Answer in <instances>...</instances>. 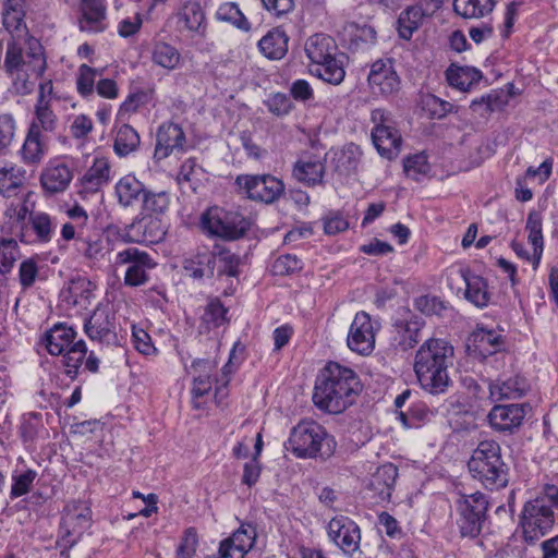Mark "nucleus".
I'll return each mask as SVG.
<instances>
[{"label":"nucleus","mask_w":558,"mask_h":558,"mask_svg":"<svg viewBox=\"0 0 558 558\" xmlns=\"http://www.w3.org/2000/svg\"><path fill=\"white\" fill-rule=\"evenodd\" d=\"M360 389V380L353 369L329 362L316 379L313 402L322 411L339 414L353 403Z\"/></svg>","instance_id":"nucleus-1"},{"label":"nucleus","mask_w":558,"mask_h":558,"mask_svg":"<svg viewBox=\"0 0 558 558\" xmlns=\"http://www.w3.org/2000/svg\"><path fill=\"white\" fill-rule=\"evenodd\" d=\"M453 347L444 339L429 338L416 351L413 369L422 389L437 396L452 384L448 369L453 365Z\"/></svg>","instance_id":"nucleus-2"},{"label":"nucleus","mask_w":558,"mask_h":558,"mask_svg":"<svg viewBox=\"0 0 558 558\" xmlns=\"http://www.w3.org/2000/svg\"><path fill=\"white\" fill-rule=\"evenodd\" d=\"M468 468L472 477L487 489L498 490L509 483L510 468L502 458L500 445L495 440L480 441Z\"/></svg>","instance_id":"nucleus-3"},{"label":"nucleus","mask_w":558,"mask_h":558,"mask_svg":"<svg viewBox=\"0 0 558 558\" xmlns=\"http://www.w3.org/2000/svg\"><path fill=\"white\" fill-rule=\"evenodd\" d=\"M284 447L298 458L326 460L335 453L337 442L320 424L302 421L291 429Z\"/></svg>","instance_id":"nucleus-4"},{"label":"nucleus","mask_w":558,"mask_h":558,"mask_svg":"<svg viewBox=\"0 0 558 558\" xmlns=\"http://www.w3.org/2000/svg\"><path fill=\"white\" fill-rule=\"evenodd\" d=\"M25 0H4L2 12V22L5 29L11 34L9 40L8 65L16 64V58L20 53V45L28 44L31 54L35 57L37 65L43 60L40 52V41L29 34L24 21L25 19Z\"/></svg>","instance_id":"nucleus-5"},{"label":"nucleus","mask_w":558,"mask_h":558,"mask_svg":"<svg viewBox=\"0 0 558 558\" xmlns=\"http://www.w3.org/2000/svg\"><path fill=\"white\" fill-rule=\"evenodd\" d=\"M202 223L210 234L227 241L239 240L246 235L252 227V220L241 213L210 207L203 214Z\"/></svg>","instance_id":"nucleus-6"},{"label":"nucleus","mask_w":558,"mask_h":558,"mask_svg":"<svg viewBox=\"0 0 558 558\" xmlns=\"http://www.w3.org/2000/svg\"><path fill=\"white\" fill-rule=\"evenodd\" d=\"M28 44L20 45V53L16 58L15 63L13 65H8V56H9V43L7 44V52L4 59V69L8 74L11 76H16L14 81L15 90L19 94L27 95L33 90L34 83L29 80L32 76L35 78H39L43 76L47 69V58L45 54V50L43 45L40 44V52L41 59L39 64L35 63V57L31 54Z\"/></svg>","instance_id":"nucleus-7"},{"label":"nucleus","mask_w":558,"mask_h":558,"mask_svg":"<svg viewBox=\"0 0 558 558\" xmlns=\"http://www.w3.org/2000/svg\"><path fill=\"white\" fill-rule=\"evenodd\" d=\"M554 523V510L537 496L524 504L520 514V526L526 543L534 544L553 529Z\"/></svg>","instance_id":"nucleus-8"},{"label":"nucleus","mask_w":558,"mask_h":558,"mask_svg":"<svg viewBox=\"0 0 558 558\" xmlns=\"http://www.w3.org/2000/svg\"><path fill=\"white\" fill-rule=\"evenodd\" d=\"M234 184L239 193L264 204L276 202L284 192L283 182L271 174H240Z\"/></svg>","instance_id":"nucleus-9"},{"label":"nucleus","mask_w":558,"mask_h":558,"mask_svg":"<svg viewBox=\"0 0 558 558\" xmlns=\"http://www.w3.org/2000/svg\"><path fill=\"white\" fill-rule=\"evenodd\" d=\"M488 500L480 492L463 495L458 500L459 519L457 524L462 536L476 537L486 521Z\"/></svg>","instance_id":"nucleus-10"},{"label":"nucleus","mask_w":558,"mask_h":558,"mask_svg":"<svg viewBox=\"0 0 558 558\" xmlns=\"http://www.w3.org/2000/svg\"><path fill=\"white\" fill-rule=\"evenodd\" d=\"M116 265L128 266L124 276V284L128 287H140L149 280L148 271L156 267L150 255L137 247H128L118 252Z\"/></svg>","instance_id":"nucleus-11"},{"label":"nucleus","mask_w":558,"mask_h":558,"mask_svg":"<svg viewBox=\"0 0 558 558\" xmlns=\"http://www.w3.org/2000/svg\"><path fill=\"white\" fill-rule=\"evenodd\" d=\"M116 316L108 307L97 306L84 324V330L90 340L106 344H117Z\"/></svg>","instance_id":"nucleus-12"},{"label":"nucleus","mask_w":558,"mask_h":558,"mask_svg":"<svg viewBox=\"0 0 558 558\" xmlns=\"http://www.w3.org/2000/svg\"><path fill=\"white\" fill-rule=\"evenodd\" d=\"M350 350L368 355L375 348V329L369 314L361 311L355 314L347 338Z\"/></svg>","instance_id":"nucleus-13"},{"label":"nucleus","mask_w":558,"mask_h":558,"mask_svg":"<svg viewBox=\"0 0 558 558\" xmlns=\"http://www.w3.org/2000/svg\"><path fill=\"white\" fill-rule=\"evenodd\" d=\"M328 536L347 555H352L360 548V527L348 517L331 519L328 524Z\"/></svg>","instance_id":"nucleus-14"},{"label":"nucleus","mask_w":558,"mask_h":558,"mask_svg":"<svg viewBox=\"0 0 558 558\" xmlns=\"http://www.w3.org/2000/svg\"><path fill=\"white\" fill-rule=\"evenodd\" d=\"M368 84L375 94L389 96L400 89V78L393 69L391 59L375 61L368 74Z\"/></svg>","instance_id":"nucleus-15"},{"label":"nucleus","mask_w":558,"mask_h":558,"mask_svg":"<svg viewBox=\"0 0 558 558\" xmlns=\"http://www.w3.org/2000/svg\"><path fill=\"white\" fill-rule=\"evenodd\" d=\"M255 538V527L251 524H241L230 537L220 543L219 558H244L253 547Z\"/></svg>","instance_id":"nucleus-16"},{"label":"nucleus","mask_w":558,"mask_h":558,"mask_svg":"<svg viewBox=\"0 0 558 558\" xmlns=\"http://www.w3.org/2000/svg\"><path fill=\"white\" fill-rule=\"evenodd\" d=\"M397 477L398 469L392 463L380 465L372 474L367 484V490L372 493V498L376 504L390 500Z\"/></svg>","instance_id":"nucleus-17"},{"label":"nucleus","mask_w":558,"mask_h":558,"mask_svg":"<svg viewBox=\"0 0 558 558\" xmlns=\"http://www.w3.org/2000/svg\"><path fill=\"white\" fill-rule=\"evenodd\" d=\"M185 135L181 126L174 123H165L157 131V143L155 147V157L158 159L167 158L173 150H181Z\"/></svg>","instance_id":"nucleus-18"},{"label":"nucleus","mask_w":558,"mask_h":558,"mask_svg":"<svg viewBox=\"0 0 558 558\" xmlns=\"http://www.w3.org/2000/svg\"><path fill=\"white\" fill-rule=\"evenodd\" d=\"M525 416L521 404L495 405L488 414L490 425L499 432H511Z\"/></svg>","instance_id":"nucleus-19"},{"label":"nucleus","mask_w":558,"mask_h":558,"mask_svg":"<svg viewBox=\"0 0 558 558\" xmlns=\"http://www.w3.org/2000/svg\"><path fill=\"white\" fill-rule=\"evenodd\" d=\"M73 179L72 169L63 163L50 162L40 175L43 187L50 193L63 192Z\"/></svg>","instance_id":"nucleus-20"},{"label":"nucleus","mask_w":558,"mask_h":558,"mask_svg":"<svg viewBox=\"0 0 558 558\" xmlns=\"http://www.w3.org/2000/svg\"><path fill=\"white\" fill-rule=\"evenodd\" d=\"M192 369L195 373L193 380L192 395L194 407L201 408L196 399L206 396L213 387V375L216 373V363L210 360H197L192 363Z\"/></svg>","instance_id":"nucleus-21"},{"label":"nucleus","mask_w":558,"mask_h":558,"mask_svg":"<svg viewBox=\"0 0 558 558\" xmlns=\"http://www.w3.org/2000/svg\"><path fill=\"white\" fill-rule=\"evenodd\" d=\"M371 135L380 156L391 160L399 155L402 140L395 125L386 129H373Z\"/></svg>","instance_id":"nucleus-22"},{"label":"nucleus","mask_w":558,"mask_h":558,"mask_svg":"<svg viewBox=\"0 0 558 558\" xmlns=\"http://www.w3.org/2000/svg\"><path fill=\"white\" fill-rule=\"evenodd\" d=\"M76 332L63 324L54 325L44 336L43 343L51 355H60L75 343Z\"/></svg>","instance_id":"nucleus-23"},{"label":"nucleus","mask_w":558,"mask_h":558,"mask_svg":"<svg viewBox=\"0 0 558 558\" xmlns=\"http://www.w3.org/2000/svg\"><path fill=\"white\" fill-rule=\"evenodd\" d=\"M337 44L326 34H314L305 43V52L313 63H322L336 56Z\"/></svg>","instance_id":"nucleus-24"},{"label":"nucleus","mask_w":558,"mask_h":558,"mask_svg":"<svg viewBox=\"0 0 558 558\" xmlns=\"http://www.w3.org/2000/svg\"><path fill=\"white\" fill-rule=\"evenodd\" d=\"M114 192L122 207H132L143 199L146 190L140 180L128 174L116 183Z\"/></svg>","instance_id":"nucleus-25"},{"label":"nucleus","mask_w":558,"mask_h":558,"mask_svg":"<svg viewBox=\"0 0 558 558\" xmlns=\"http://www.w3.org/2000/svg\"><path fill=\"white\" fill-rule=\"evenodd\" d=\"M216 255L207 248L197 251L190 258L184 259L183 268L194 279L213 277L215 274Z\"/></svg>","instance_id":"nucleus-26"},{"label":"nucleus","mask_w":558,"mask_h":558,"mask_svg":"<svg viewBox=\"0 0 558 558\" xmlns=\"http://www.w3.org/2000/svg\"><path fill=\"white\" fill-rule=\"evenodd\" d=\"M81 10L83 17L80 21L81 31L101 32L102 21L106 19L105 0H82Z\"/></svg>","instance_id":"nucleus-27"},{"label":"nucleus","mask_w":558,"mask_h":558,"mask_svg":"<svg viewBox=\"0 0 558 558\" xmlns=\"http://www.w3.org/2000/svg\"><path fill=\"white\" fill-rule=\"evenodd\" d=\"M292 175L307 186H315L323 182L325 163L318 159L298 160L293 166Z\"/></svg>","instance_id":"nucleus-28"},{"label":"nucleus","mask_w":558,"mask_h":558,"mask_svg":"<svg viewBox=\"0 0 558 558\" xmlns=\"http://www.w3.org/2000/svg\"><path fill=\"white\" fill-rule=\"evenodd\" d=\"M289 37L279 27L269 31L259 41L260 52L271 60H280L288 52Z\"/></svg>","instance_id":"nucleus-29"},{"label":"nucleus","mask_w":558,"mask_h":558,"mask_svg":"<svg viewBox=\"0 0 558 558\" xmlns=\"http://www.w3.org/2000/svg\"><path fill=\"white\" fill-rule=\"evenodd\" d=\"M500 337L493 330L480 328L469 338L468 349L482 357L496 353L500 348Z\"/></svg>","instance_id":"nucleus-30"},{"label":"nucleus","mask_w":558,"mask_h":558,"mask_svg":"<svg viewBox=\"0 0 558 558\" xmlns=\"http://www.w3.org/2000/svg\"><path fill=\"white\" fill-rule=\"evenodd\" d=\"M489 397L494 402L505 399H519L524 396L527 385L524 378L515 376L502 383H488Z\"/></svg>","instance_id":"nucleus-31"},{"label":"nucleus","mask_w":558,"mask_h":558,"mask_svg":"<svg viewBox=\"0 0 558 558\" xmlns=\"http://www.w3.org/2000/svg\"><path fill=\"white\" fill-rule=\"evenodd\" d=\"M482 77V72L471 66H456L451 64L446 71V78L449 85L462 92L470 90Z\"/></svg>","instance_id":"nucleus-32"},{"label":"nucleus","mask_w":558,"mask_h":558,"mask_svg":"<svg viewBox=\"0 0 558 558\" xmlns=\"http://www.w3.org/2000/svg\"><path fill=\"white\" fill-rule=\"evenodd\" d=\"M131 229L141 235L142 242L157 243L166 234L165 226L157 216L145 215L131 225Z\"/></svg>","instance_id":"nucleus-33"},{"label":"nucleus","mask_w":558,"mask_h":558,"mask_svg":"<svg viewBox=\"0 0 558 558\" xmlns=\"http://www.w3.org/2000/svg\"><path fill=\"white\" fill-rule=\"evenodd\" d=\"M94 289L95 286L89 279L77 276L69 281L68 288L63 291L64 300L73 305L86 307Z\"/></svg>","instance_id":"nucleus-34"},{"label":"nucleus","mask_w":558,"mask_h":558,"mask_svg":"<svg viewBox=\"0 0 558 558\" xmlns=\"http://www.w3.org/2000/svg\"><path fill=\"white\" fill-rule=\"evenodd\" d=\"M342 37L349 44L351 50H357L363 45L373 44L376 38V32L366 24L347 22L342 27Z\"/></svg>","instance_id":"nucleus-35"},{"label":"nucleus","mask_w":558,"mask_h":558,"mask_svg":"<svg viewBox=\"0 0 558 558\" xmlns=\"http://www.w3.org/2000/svg\"><path fill=\"white\" fill-rule=\"evenodd\" d=\"M465 282V299L477 307L487 306L490 294L487 281L477 275L463 274Z\"/></svg>","instance_id":"nucleus-36"},{"label":"nucleus","mask_w":558,"mask_h":558,"mask_svg":"<svg viewBox=\"0 0 558 558\" xmlns=\"http://www.w3.org/2000/svg\"><path fill=\"white\" fill-rule=\"evenodd\" d=\"M110 167L104 159H96L93 166L81 179L82 190L86 193H95L109 181Z\"/></svg>","instance_id":"nucleus-37"},{"label":"nucleus","mask_w":558,"mask_h":558,"mask_svg":"<svg viewBox=\"0 0 558 558\" xmlns=\"http://www.w3.org/2000/svg\"><path fill=\"white\" fill-rule=\"evenodd\" d=\"M76 251L90 262H98L106 255V242L99 234L83 236L77 234Z\"/></svg>","instance_id":"nucleus-38"},{"label":"nucleus","mask_w":558,"mask_h":558,"mask_svg":"<svg viewBox=\"0 0 558 558\" xmlns=\"http://www.w3.org/2000/svg\"><path fill=\"white\" fill-rule=\"evenodd\" d=\"M495 0H453L454 12L464 19H481L493 11Z\"/></svg>","instance_id":"nucleus-39"},{"label":"nucleus","mask_w":558,"mask_h":558,"mask_svg":"<svg viewBox=\"0 0 558 558\" xmlns=\"http://www.w3.org/2000/svg\"><path fill=\"white\" fill-rule=\"evenodd\" d=\"M425 12L421 5H412L404 10L398 19V32L401 38L409 40L418 29Z\"/></svg>","instance_id":"nucleus-40"},{"label":"nucleus","mask_w":558,"mask_h":558,"mask_svg":"<svg viewBox=\"0 0 558 558\" xmlns=\"http://www.w3.org/2000/svg\"><path fill=\"white\" fill-rule=\"evenodd\" d=\"M87 353V347L84 340H77L65 352H63L64 373L71 379H75L78 375L80 367Z\"/></svg>","instance_id":"nucleus-41"},{"label":"nucleus","mask_w":558,"mask_h":558,"mask_svg":"<svg viewBox=\"0 0 558 558\" xmlns=\"http://www.w3.org/2000/svg\"><path fill=\"white\" fill-rule=\"evenodd\" d=\"M140 142L138 133L131 125L123 124L117 132L113 149L118 156L125 157L137 149Z\"/></svg>","instance_id":"nucleus-42"},{"label":"nucleus","mask_w":558,"mask_h":558,"mask_svg":"<svg viewBox=\"0 0 558 558\" xmlns=\"http://www.w3.org/2000/svg\"><path fill=\"white\" fill-rule=\"evenodd\" d=\"M542 226V215L535 210L531 211L527 215L525 229L529 232L527 240L533 246L536 263L539 262L544 248Z\"/></svg>","instance_id":"nucleus-43"},{"label":"nucleus","mask_w":558,"mask_h":558,"mask_svg":"<svg viewBox=\"0 0 558 558\" xmlns=\"http://www.w3.org/2000/svg\"><path fill=\"white\" fill-rule=\"evenodd\" d=\"M28 222L40 243H48L54 234V225L51 217L43 211H32Z\"/></svg>","instance_id":"nucleus-44"},{"label":"nucleus","mask_w":558,"mask_h":558,"mask_svg":"<svg viewBox=\"0 0 558 558\" xmlns=\"http://www.w3.org/2000/svg\"><path fill=\"white\" fill-rule=\"evenodd\" d=\"M45 144L41 133H37L36 126L29 128L28 134L22 147V156L25 161L38 162L44 155Z\"/></svg>","instance_id":"nucleus-45"},{"label":"nucleus","mask_w":558,"mask_h":558,"mask_svg":"<svg viewBox=\"0 0 558 558\" xmlns=\"http://www.w3.org/2000/svg\"><path fill=\"white\" fill-rule=\"evenodd\" d=\"M361 150L354 144L347 145L338 155L336 170L341 174L349 175L356 171L360 163Z\"/></svg>","instance_id":"nucleus-46"},{"label":"nucleus","mask_w":558,"mask_h":558,"mask_svg":"<svg viewBox=\"0 0 558 558\" xmlns=\"http://www.w3.org/2000/svg\"><path fill=\"white\" fill-rule=\"evenodd\" d=\"M214 254L216 255V262L218 260V276L236 277L239 275V257L230 250L216 245L214 247Z\"/></svg>","instance_id":"nucleus-47"},{"label":"nucleus","mask_w":558,"mask_h":558,"mask_svg":"<svg viewBox=\"0 0 558 558\" xmlns=\"http://www.w3.org/2000/svg\"><path fill=\"white\" fill-rule=\"evenodd\" d=\"M424 323L417 318L405 322L400 328L399 345L403 351L413 349L422 339Z\"/></svg>","instance_id":"nucleus-48"},{"label":"nucleus","mask_w":558,"mask_h":558,"mask_svg":"<svg viewBox=\"0 0 558 558\" xmlns=\"http://www.w3.org/2000/svg\"><path fill=\"white\" fill-rule=\"evenodd\" d=\"M317 75L327 83L338 85L345 76L342 63L336 59V56L322 63H317Z\"/></svg>","instance_id":"nucleus-49"},{"label":"nucleus","mask_w":558,"mask_h":558,"mask_svg":"<svg viewBox=\"0 0 558 558\" xmlns=\"http://www.w3.org/2000/svg\"><path fill=\"white\" fill-rule=\"evenodd\" d=\"M153 60L156 64L172 70L180 61V53L169 44L157 43L153 50Z\"/></svg>","instance_id":"nucleus-50"},{"label":"nucleus","mask_w":558,"mask_h":558,"mask_svg":"<svg viewBox=\"0 0 558 558\" xmlns=\"http://www.w3.org/2000/svg\"><path fill=\"white\" fill-rule=\"evenodd\" d=\"M217 17L221 21L230 22L239 29L250 31L251 25L244 14L234 2H226L217 10Z\"/></svg>","instance_id":"nucleus-51"},{"label":"nucleus","mask_w":558,"mask_h":558,"mask_svg":"<svg viewBox=\"0 0 558 558\" xmlns=\"http://www.w3.org/2000/svg\"><path fill=\"white\" fill-rule=\"evenodd\" d=\"M57 117L50 109V104H36L35 119L31 128L36 126L37 133H41V131L53 132L57 128Z\"/></svg>","instance_id":"nucleus-52"},{"label":"nucleus","mask_w":558,"mask_h":558,"mask_svg":"<svg viewBox=\"0 0 558 558\" xmlns=\"http://www.w3.org/2000/svg\"><path fill=\"white\" fill-rule=\"evenodd\" d=\"M20 257L19 244L13 239L0 240V274L5 275L11 271L14 263Z\"/></svg>","instance_id":"nucleus-53"},{"label":"nucleus","mask_w":558,"mask_h":558,"mask_svg":"<svg viewBox=\"0 0 558 558\" xmlns=\"http://www.w3.org/2000/svg\"><path fill=\"white\" fill-rule=\"evenodd\" d=\"M88 523V509L84 511L75 512L71 511L68 507V512L62 518L61 529L65 531L63 537L70 536L71 534H81L82 530Z\"/></svg>","instance_id":"nucleus-54"},{"label":"nucleus","mask_w":558,"mask_h":558,"mask_svg":"<svg viewBox=\"0 0 558 558\" xmlns=\"http://www.w3.org/2000/svg\"><path fill=\"white\" fill-rule=\"evenodd\" d=\"M142 203L144 210L155 215H161L168 209L170 197L166 192L153 193L146 191Z\"/></svg>","instance_id":"nucleus-55"},{"label":"nucleus","mask_w":558,"mask_h":558,"mask_svg":"<svg viewBox=\"0 0 558 558\" xmlns=\"http://www.w3.org/2000/svg\"><path fill=\"white\" fill-rule=\"evenodd\" d=\"M180 20L187 29L197 31L205 20L201 4L197 2L185 4L180 14Z\"/></svg>","instance_id":"nucleus-56"},{"label":"nucleus","mask_w":558,"mask_h":558,"mask_svg":"<svg viewBox=\"0 0 558 558\" xmlns=\"http://www.w3.org/2000/svg\"><path fill=\"white\" fill-rule=\"evenodd\" d=\"M227 308L222 305V303L218 299L210 300L205 307V312L203 315V322L208 325V327H219L223 323H226L227 318Z\"/></svg>","instance_id":"nucleus-57"},{"label":"nucleus","mask_w":558,"mask_h":558,"mask_svg":"<svg viewBox=\"0 0 558 558\" xmlns=\"http://www.w3.org/2000/svg\"><path fill=\"white\" fill-rule=\"evenodd\" d=\"M423 110L433 119H441L452 110V104L445 101L434 95L423 97Z\"/></svg>","instance_id":"nucleus-58"},{"label":"nucleus","mask_w":558,"mask_h":558,"mask_svg":"<svg viewBox=\"0 0 558 558\" xmlns=\"http://www.w3.org/2000/svg\"><path fill=\"white\" fill-rule=\"evenodd\" d=\"M36 477L37 472L31 469L14 475L10 493L11 498H17L27 494Z\"/></svg>","instance_id":"nucleus-59"},{"label":"nucleus","mask_w":558,"mask_h":558,"mask_svg":"<svg viewBox=\"0 0 558 558\" xmlns=\"http://www.w3.org/2000/svg\"><path fill=\"white\" fill-rule=\"evenodd\" d=\"M403 169L409 178L418 181L421 175H424L428 172L429 166L427 163L426 157L422 154H417L408 157L404 160Z\"/></svg>","instance_id":"nucleus-60"},{"label":"nucleus","mask_w":558,"mask_h":558,"mask_svg":"<svg viewBox=\"0 0 558 558\" xmlns=\"http://www.w3.org/2000/svg\"><path fill=\"white\" fill-rule=\"evenodd\" d=\"M198 544L197 532L194 527L185 530L177 549L175 558H193Z\"/></svg>","instance_id":"nucleus-61"},{"label":"nucleus","mask_w":558,"mask_h":558,"mask_svg":"<svg viewBox=\"0 0 558 558\" xmlns=\"http://www.w3.org/2000/svg\"><path fill=\"white\" fill-rule=\"evenodd\" d=\"M302 268V262L291 254L281 255L272 264V271L278 276L291 275Z\"/></svg>","instance_id":"nucleus-62"},{"label":"nucleus","mask_w":558,"mask_h":558,"mask_svg":"<svg viewBox=\"0 0 558 558\" xmlns=\"http://www.w3.org/2000/svg\"><path fill=\"white\" fill-rule=\"evenodd\" d=\"M97 71L87 64H82L78 68V75L76 80L77 90L82 96H88L94 90L95 77Z\"/></svg>","instance_id":"nucleus-63"},{"label":"nucleus","mask_w":558,"mask_h":558,"mask_svg":"<svg viewBox=\"0 0 558 558\" xmlns=\"http://www.w3.org/2000/svg\"><path fill=\"white\" fill-rule=\"evenodd\" d=\"M266 106L268 110L277 117L288 114L293 108L290 97L281 93L271 95L266 101Z\"/></svg>","instance_id":"nucleus-64"}]
</instances>
